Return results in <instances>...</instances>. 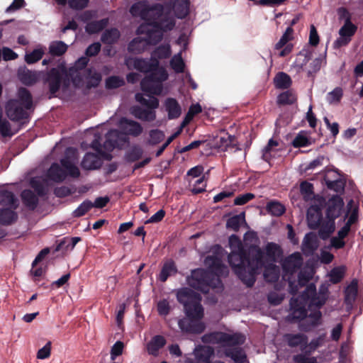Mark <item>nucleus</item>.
Here are the masks:
<instances>
[{"mask_svg": "<svg viewBox=\"0 0 363 363\" xmlns=\"http://www.w3.org/2000/svg\"><path fill=\"white\" fill-rule=\"evenodd\" d=\"M125 65L129 69H136L140 72L148 73L150 70L159 66V61L155 59L139 57H128Z\"/></svg>", "mask_w": 363, "mask_h": 363, "instance_id": "obj_11", "label": "nucleus"}, {"mask_svg": "<svg viewBox=\"0 0 363 363\" xmlns=\"http://www.w3.org/2000/svg\"><path fill=\"white\" fill-rule=\"evenodd\" d=\"M266 210L272 216L279 217L285 213L286 208L279 201H271L267 203Z\"/></svg>", "mask_w": 363, "mask_h": 363, "instance_id": "obj_50", "label": "nucleus"}, {"mask_svg": "<svg viewBox=\"0 0 363 363\" xmlns=\"http://www.w3.org/2000/svg\"><path fill=\"white\" fill-rule=\"evenodd\" d=\"M357 30V26L352 23L350 19H346L344 25L339 30L340 37L334 42V48L338 49L347 45Z\"/></svg>", "mask_w": 363, "mask_h": 363, "instance_id": "obj_9", "label": "nucleus"}, {"mask_svg": "<svg viewBox=\"0 0 363 363\" xmlns=\"http://www.w3.org/2000/svg\"><path fill=\"white\" fill-rule=\"evenodd\" d=\"M303 264V258L299 252H294L285 258L282 262L283 271L292 275L298 270Z\"/></svg>", "mask_w": 363, "mask_h": 363, "instance_id": "obj_14", "label": "nucleus"}, {"mask_svg": "<svg viewBox=\"0 0 363 363\" xmlns=\"http://www.w3.org/2000/svg\"><path fill=\"white\" fill-rule=\"evenodd\" d=\"M18 77L20 81L26 86H31L40 81V71H32L27 67H20L18 70Z\"/></svg>", "mask_w": 363, "mask_h": 363, "instance_id": "obj_17", "label": "nucleus"}, {"mask_svg": "<svg viewBox=\"0 0 363 363\" xmlns=\"http://www.w3.org/2000/svg\"><path fill=\"white\" fill-rule=\"evenodd\" d=\"M177 299L183 305L186 315V318L179 320V328L182 331L187 333H202L206 326L203 323L200 321L204 315L200 294L189 288H182L177 292Z\"/></svg>", "mask_w": 363, "mask_h": 363, "instance_id": "obj_2", "label": "nucleus"}, {"mask_svg": "<svg viewBox=\"0 0 363 363\" xmlns=\"http://www.w3.org/2000/svg\"><path fill=\"white\" fill-rule=\"evenodd\" d=\"M124 84V79L118 76H111L106 79V87L108 89H117Z\"/></svg>", "mask_w": 363, "mask_h": 363, "instance_id": "obj_64", "label": "nucleus"}, {"mask_svg": "<svg viewBox=\"0 0 363 363\" xmlns=\"http://www.w3.org/2000/svg\"><path fill=\"white\" fill-rule=\"evenodd\" d=\"M293 28L287 27L280 40L275 44V50H281L279 52V55L280 57H286L292 52L294 45L289 43V42L293 39Z\"/></svg>", "mask_w": 363, "mask_h": 363, "instance_id": "obj_13", "label": "nucleus"}, {"mask_svg": "<svg viewBox=\"0 0 363 363\" xmlns=\"http://www.w3.org/2000/svg\"><path fill=\"white\" fill-rule=\"evenodd\" d=\"M102 160L98 154L86 152L84 156L81 167L86 170H94L101 168Z\"/></svg>", "mask_w": 363, "mask_h": 363, "instance_id": "obj_19", "label": "nucleus"}, {"mask_svg": "<svg viewBox=\"0 0 363 363\" xmlns=\"http://www.w3.org/2000/svg\"><path fill=\"white\" fill-rule=\"evenodd\" d=\"M166 339L160 335L154 336L147 344V351L149 354L157 356L159 350L166 345Z\"/></svg>", "mask_w": 363, "mask_h": 363, "instance_id": "obj_24", "label": "nucleus"}, {"mask_svg": "<svg viewBox=\"0 0 363 363\" xmlns=\"http://www.w3.org/2000/svg\"><path fill=\"white\" fill-rule=\"evenodd\" d=\"M60 164L63 168L66 170L67 175H69L73 178H77L80 175L79 168L74 164L72 161L68 158L65 157L60 160Z\"/></svg>", "mask_w": 363, "mask_h": 363, "instance_id": "obj_49", "label": "nucleus"}, {"mask_svg": "<svg viewBox=\"0 0 363 363\" xmlns=\"http://www.w3.org/2000/svg\"><path fill=\"white\" fill-rule=\"evenodd\" d=\"M120 127L125 131L126 136L128 135L138 137L143 131L142 125L138 122L126 118H122L120 120Z\"/></svg>", "mask_w": 363, "mask_h": 363, "instance_id": "obj_18", "label": "nucleus"}, {"mask_svg": "<svg viewBox=\"0 0 363 363\" xmlns=\"http://www.w3.org/2000/svg\"><path fill=\"white\" fill-rule=\"evenodd\" d=\"M265 252L267 258L272 262H276L282 255L281 247L275 242H268L265 247Z\"/></svg>", "mask_w": 363, "mask_h": 363, "instance_id": "obj_45", "label": "nucleus"}, {"mask_svg": "<svg viewBox=\"0 0 363 363\" xmlns=\"http://www.w3.org/2000/svg\"><path fill=\"white\" fill-rule=\"evenodd\" d=\"M0 204L16 210L18 207L19 202L12 191L2 190L0 191Z\"/></svg>", "mask_w": 363, "mask_h": 363, "instance_id": "obj_27", "label": "nucleus"}, {"mask_svg": "<svg viewBox=\"0 0 363 363\" xmlns=\"http://www.w3.org/2000/svg\"><path fill=\"white\" fill-rule=\"evenodd\" d=\"M33 96L24 87L18 90L17 98L9 100L5 105V111L8 118L15 122L27 120L30 117L28 111L33 108Z\"/></svg>", "mask_w": 363, "mask_h": 363, "instance_id": "obj_3", "label": "nucleus"}, {"mask_svg": "<svg viewBox=\"0 0 363 363\" xmlns=\"http://www.w3.org/2000/svg\"><path fill=\"white\" fill-rule=\"evenodd\" d=\"M309 310L311 311L310 314H307V317L299 324V328L304 332H309L313 328L320 324L322 313L320 308H315L313 310L311 308Z\"/></svg>", "mask_w": 363, "mask_h": 363, "instance_id": "obj_15", "label": "nucleus"}, {"mask_svg": "<svg viewBox=\"0 0 363 363\" xmlns=\"http://www.w3.org/2000/svg\"><path fill=\"white\" fill-rule=\"evenodd\" d=\"M228 262L235 274L247 287H252L256 281V275L264 266V252L255 245L247 249L240 247L236 252L228 255Z\"/></svg>", "mask_w": 363, "mask_h": 363, "instance_id": "obj_1", "label": "nucleus"}, {"mask_svg": "<svg viewBox=\"0 0 363 363\" xmlns=\"http://www.w3.org/2000/svg\"><path fill=\"white\" fill-rule=\"evenodd\" d=\"M306 219L308 228L311 230H317L323 220L321 207L318 205L311 206L307 210Z\"/></svg>", "mask_w": 363, "mask_h": 363, "instance_id": "obj_16", "label": "nucleus"}, {"mask_svg": "<svg viewBox=\"0 0 363 363\" xmlns=\"http://www.w3.org/2000/svg\"><path fill=\"white\" fill-rule=\"evenodd\" d=\"M108 24V18H102L99 21H92L85 26L86 32L89 34H96L102 31Z\"/></svg>", "mask_w": 363, "mask_h": 363, "instance_id": "obj_37", "label": "nucleus"}, {"mask_svg": "<svg viewBox=\"0 0 363 363\" xmlns=\"http://www.w3.org/2000/svg\"><path fill=\"white\" fill-rule=\"evenodd\" d=\"M150 11L149 4L145 1H138L130 8V13L133 16L140 17L143 20L147 18Z\"/></svg>", "mask_w": 363, "mask_h": 363, "instance_id": "obj_25", "label": "nucleus"}, {"mask_svg": "<svg viewBox=\"0 0 363 363\" xmlns=\"http://www.w3.org/2000/svg\"><path fill=\"white\" fill-rule=\"evenodd\" d=\"M147 46L145 38L136 37L128 44L127 50L129 53L141 54L147 49Z\"/></svg>", "mask_w": 363, "mask_h": 363, "instance_id": "obj_28", "label": "nucleus"}, {"mask_svg": "<svg viewBox=\"0 0 363 363\" xmlns=\"http://www.w3.org/2000/svg\"><path fill=\"white\" fill-rule=\"evenodd\" d=\"M186 282L191 288L208 294L211 289L216 288L221 281L213 274L199 268L192 270L191 275L186 277Z\"/></svg>", "mask_w": 363, "mask_h": 363, "instance_id": "obj_5", "label": "nucleus"}, {"mask_svg": "<svg viewBox=\"0 0 363 363\" xmlns=\"http://www.w3.org/2000/svg\"><path fill=\"white\" fill-rule=\"evenodd\" d=\"M313 185L307 182H302L300 184V191L306 201H311L315 197Z\"/></svg>", "mask_w": 363, "mask_h": 363, "instance_id": "obj_53", "label": "nucleus"}, {"mask_svg": "<svg viewBox=\"0 0 363 363\" xmlns=\"http://www.w3.org/2000/svg\"><path fill=\"white\" fill-rule=\"evenodd\" d=\"M296 101L297 96L295 92L291 89H288L278 95L277 103L279 106H286L292 105Z\"/></svg>", "mask_w": 363, "mask_h": 363, "instance_id": "obj_39", "label": "nucleus"}, {"mask_svg": "<svg viewBox=\"0 0 363 363\" xmlns=\"http://www.w3.org/2000/svg\"><path fill=\"white\" fill-rule=\"evenodd\" d=\"M81 240V238L79 237H72L71 238H64L62 240L60 241V242L57 245L55 251L58 252L62 249L65 248L66 250H73L75 245Z\"/></svg>", "mask_w": 363, "mask_h": 363, "instance_id": "obj_51", "label": "nucleus"}, {"mask_svg": "<svg viewBox=\"0 0 363 363\" xmlns=\"http://www.w3.org/2000/svg\"><path fill=\"white\" fill-rule=\"evenodd\" d=\"M165 138L164 133L159 129H152L149 132V139L147 144L151 146H155L164 140Z\"/></svg>", "mask_w": 363, "mask_h": 363, "instance_id": "obj_56", "label": "nucleus"}, {"mask_svg": "<svg viewBox=\"0 0 363 363\" xmlns=\"http://www.w3.org/2000/svg\"><path fill=\"white\" fill-rule=\"evenodd\" d=\"M131 113L135 118L144 121H153L156 118V114L154 111L147 110L140 106H135L131 109Z\"/></svg>", "mask_w": 363, "mask_h": 363, "instance_id": "obj_34", "label": "nucleus"}, {"mask_svg": "<svg viewBox=\"0 0 363 363\" xmlns=\"http://www.w3.org/2000/svg\"><path fill=\"white\" fill-rule=\"evenodd\" d=\"M175 26L174 21H169L167 23H161L160 28H155L147 25H140L137 30V34H146L145 40L147 45H156L162 39L163 32L172 30Z\"/></svg>", "mask_w": 363, "mask_h": 363, "instance_id": "obj_6", "label": "nucleus"}, {"mask_svg": "<svg viewBox=\"0 0 363 363\" xmlns=\"http://www.w3.org/2000/svg\"><path fill=\"white\" fill-rule=\"evenodd\" d=\"M121 37L120 31L116 28L106 29L101 36V40L104 44L113 45L118 42Z\"/></svg>", "mask_w": 363, "mask_h": 363, "instance_id": "obj_36", "label": "nucleus"}, {"mask_svg": "<svg viewBox=\"0 0 363 363\" xmlns=\"http://www.w3.org/2000/svg\"><path fill=\"white\" fill-rule=\"evenodd\" d=\"M358 292V283L353 279L345 290V301L346 303H351L354 301Z\"/></svg>", "mask_w": 363, "mask_h": 363, "instance_id": "obj_47", "label": "nucleus"}, {"mask_svg": "<svg viewBox=\"0 0 363 363\" xmlns=\"http://www.w3.org/2000/svg\"><path fill=\"white\" fill-rule=\"evenodd\" d=\"M315 296L316 287L314 284L311 283L306 286V289L302 293L301 298L306 302V303H308V308L311 309V308H315V306H310V304L313 300V297Z\"/></svg>", "mask_w": 363, "mask_h": 363, "instance_id": "obj_54", "label": "nucleus"}, {"mask_svg": "<svg viewBox=\"0 0 363 363\" xmlns=\"http://www.w3.org/2000/svg\"><path fill=\"white\" fill-rule=\"evenodd\" d=\"M40 82L48 88L49 92L55 95L61 86L67 88L70 84V77L64 66L52 67L48 71H40Z\"/></svg>", "mask_w": 363, "mask_h": 363, "instance_id": "obj_4", "label": "nucleus"}, {"mask_svg": "<svg viewBox=\"0 0 363 363\" xmlns=\"http://www.w3.org/2000/svg\"><path fill=\"white\" fill-rule=\"evenodd\" d=\"M143 154V150L139 145L133 146L125 153V158L128 162H134L141 158Z\"/></svg>", "mask_w": 363, "mask_h": 363, "instance_id": "obj_57", "label": "nucleus"}, {"mask_svg": "<svg viewBox=\"0 0 363 363\" xmlns=\"http://www.w3.org/2000/svg\"><path fill=\"white\" fill-rule=\"evenodd\" d=\"M177 272L178 269L175 262L172 259H167L163 264L158 279L162 282H165L170 276L175 275Z\"/></svg>", "mask_w": 363, "mask_h": 363, "instance_id": "obj_22", "label": "nucleus"}, {"mask_svg": "<svg viewBox=\"0 0 363 363\" xmlns=\"http://www.w3.org/2000/svg\"><path fill=\"white\" fill-rule=\"evenodd\" d=\"M165 109L169 119L178 118L182 113V108L178 101L174 98H167L164 102Z\"/></svg>", "mask_w": 363, "mask_h": 363, "instance_id": "obj_26", "label": "nucleus"}, {"mask_svg": "<svg viewBox=\"0 0 363 363\" xmlns=\"http://www.w3.org/2000/svg\"><path fill=\"white\" fill-rule=\"evenodd\" d=\"M274 84L277 89H288L292 84V80L289 74L281 72L274 77Z\"/></svg>", "mask_w": 363, "mask_h": 363, "instance_id": "obj_38", "label": "nucleus"}, {"mask_svg": "<svg viewBox=\"0 0 363 363\" xmlns=\"http://www.w3.org/2000/svg\"><path fill=\"white\" fill-rule=\"evenodd\" d=\"M242 221H245L244 212L229 218L226 222V228L238 232Z\"/></svg>", "mask_w": 363, "mask_h": 363, "instance_id": "obj_55", "label": "nucleus"}, {"mask_svg": "<svg viewBox=\"0 0 363 363\" xmlns=\"http://www.w3.org/2000/svg\"><path fill=\"white\" fill-rule=\"evenodd\" d=\"M292 145L295 148L308 147L311 145V142L310 139L303 133V132H300L297 134L295 138L293 140L291 143Z\"/></svg>", "mask_w": 363, "mask_h": 363, "instance_id": "obj_60", "label": "nucleus"}, {"mask_svg": "<svg viewBox=\"0 0 363 363\" xmlns=\"http://www.w3.org/2000/svg\"><path fill=\"white\" fill-rule=\"evenodd\" d=\"M327 187L333 190L337 193H340L344 191L345 183L342 179H337L335 180H330L328 178L325 179Z\"/></svg>", "mask_w": 363, "mask_h": 363, "instance_id": "obj_63", "label": "nucleus"}, {"mask_svg": "<svg viewBox=\"0 0 363 363\" xmlns=\"http://www.w3.org/2000/svg\"><path fill=\"white\" fill-rule=\"evenodd\" d=\"M68 46L62 41H54L49 46V52L52 56L60 57L67 50Z\"/></svg>", "mask_w": 363, "mask_h": 363, "instance_id": "obj_52", "label": "nucleus"}, {"mask_svg": "<svg viewBox=\"0 0 363 363\" xmlns=\"http://www.w3.org/2000/svg\"><path fill=\"white\" fill-rule=\"evenodd\" d=\"M345 273V267L340 266L333 268L330 273V279L333 284H338L343 279Z\"/></svg>", "mask_w": 363, "mask_h": 363, "instance_id": "obj_62", "label": "nucleus"}, {"mask_svg": "<svg viewBox=\"0 0 363 363\" xmlns=\"http://www.w3.org/2000/svg\"><path fill=\"white\" fill-rule=\"evenodd\" d=\"M170 66L176 73H182L184 71L185 64L180 53L172 57L170 60Z\"/></svg>", "mask_w": 363, "mask_h": 363, "instance_id": "obj_59", "label": "nucleus"}, {"mask_svg": "<svg viewBox=\"0 0 363 363\" xmlns=\"http://www.w3.org/2000/svg\"><path fill=\"white\" fill-rule=\"evenodd\" d=\"M147 74L140 83L141 89L143 91L151 93L152 83H162L168 78V73L165 68L162 67H155L150 70Z\"/></svg>", "mask_w": 363, "mask_h": 363, "instance_id": "obj_7", "label": "nucleus"}, {"mask_svg": "<svg viewBox=\"0 0 363 363\" xmlns=\"http://www.w3.org/2000/svg\"><path fill=\"white\" fill-rule=\"evenodd\" d=\"M206 262L208 264L209 268L217 275L223 274L225 269V266L223 264L222 260L215 256L207 257Z\"/></svg>", "mask_w": 363, "mask_h": 363, "instance_id": "obj_44", "label": "nucleus"}, {"mask_svg": "<svg viewBox=\"0 0 363 363\" xmlns=\"http://www.w3.org/2000/svg\"><path fill=\"white\" fill-rule=\"evenodd\" d=\"M318 229H319L318 235L320 238L323 240H327L335 231V220L330 218H326L325 220H323L320 226Z\"/></svg>", "mask_w": 363, "mask_h": 363, "instance_id": "obj_32", "label": "nucleus"}, {"mask_svg": "<svg viewBox=\"0 0 363 363\" xmlns=\"http://www.w3.org/2000/svg\"><path fill=\"white\" fill-rule=\"evenodd\" d=\"M291 308L292 312L291 317L292 320L295 321H303L307 317L308 311L305 308V306L302 303L299 302L298 298H291L290 301Z\"/></svg>", "mask_w": 363, "mask_h": 363, "instance_id": "obj_20", "label": "nucleus"}, {"mask_svg": "<svg viewBox=\"0 0 363 363\" xmlns=\"http://www.w3.org/2000/svg\"><path fill=\"white\" fill-rule=\"evenodd\" d=\"M127 142L128 138L124 133L112 129L106 133L103 147L106 151L111 152L115 148H121Z\"/></svg>", "mask_w": 363, "mask_h": 363, "instance_id": "obj_10", "label": "nucleus"}, {"mask_svg": "<svg viewBox=\"0 0 363 363\" xmlns=\"http://www.w3.org/2000/svg\"><path fill=\"white\" fill-rule=\"evenodd\" d=\"M84 72L85 77L91 79V81L87 82V87L91 88L97 86L101 80V74L95 71H93L91 68L85 69Z\"/></svg>", "mask_w": 363, "mask_h": 363, "instance_id": "obj_58", "label": "nucleus"}, {"mask_svg": "<svg viewBox=\"0 0 363 363\" xmlns=\"http://www.w3.org/2000/svg\"><path fill=\"white\" fill-rule=\"evenodd\" d=\"M218 336V340L228 346L240 345L245 342L244 336L240 334L230 335L225 333H220Z\"/></svg>", "mask_w": 363, "mask_h": 363, "instance_id": "obj_23", "label": "nucleus"}, {"mask_svg": "<svg viewBox=\"0 0 363 363\" xmlns=\"http://www.w3.org/2000/svg\"><path fill=\"white\" fill-rule=\"evenodd\" d=\"M263 274L267 281L274 283L279 278V269L274 264H269L264 267Z\"/></svg>", "mask_w": 363, "mask_h": 363, "instance_id": "obj_43", "label": "nucleus"}, {"mask_svg": "<svg viewBox=\"0 0 363 363\" xmlns=\"http://www.w3.org/2000/svg\"><path fill=\"white\" fill-rule=\"evenodd\" d=\"M93 208L92 202L90 200L84 201L73 212L74 218H79L84 216Z\"/></svg>", "mask_w": 363, "mask_h": 363, "instance_id": "obj_61", "label": "nucleus"}, {"mask_svg": "<svg viewBox=\"0 0 363 363\" xmlns=\"http://www.w3.org/2000/svg\"><path fill=\"white\" fill-rule=\"evenodd\" d=\"M344 211V201L340 196L335 195L326 203L325 216L334 220L339 218Z\"/></svg>", "mask_w": 363, "mask_h": 363, "instance_id": "obj_12", "label": "nucleus"}, {"mask_svg": "<svg viewBox=\"0 0 363 363\" xmlns=\"http://www.w3.org/2000/svg\"><path fill=\"white\" fill-rule=\"evenodd\" d=\"M149 9L151 11L148 13L147 18L144 19L147 26L160 28L161 23H167L169 21H174L167 16H163L164 7L160 4L149 5Z\"/></svg>", "mask_w": 363, "mask_h": 363, "instance_id": "obj_8", "label": "nucleus"}, {"mask_svg": "<svg viewBox=\"0 0 363 363\" xmlns=\"http://www.w3.org/2000/svg\"><path fill=\"white\" fill-rule=\"evenodd\" d=\"M147 98L145 97L143 94L137 93L135 94V100L141 105L145 106L150 109L157 108L159 106V100L152 96L147 95Z\"/></svg>", "mask_w": 363, "mask_h": 363, "instance_id": "obj_42", "label": "nucleus"}, {"mask_svg": "<svg viewBox=\"0 0 363 363\" xmlns=\"http://www.w3.org/2000/svg\"><path fill=\"white\" fill-rule=\"evenodd\" d=\"M48 177L55 182H62L65 179L67 174L59 164L55 162L48 169Z\"/></svg>", "mask_w": 363, "mask_h": 363, "instance_id": "obj_29", "label": "nucleus"}, {"mask_svg": "<svg viewBox=\"0 0 363 363\" xmlns=\"http://www.w3.org/2000/svg\"><path fill=\"white\" fill-rule=\"evenodd\" d=\"M328 289L325 285H321L319 288L318 294L313 297V300L311 302L310 306L320 308L328 299Z\"/></svg>", "mask_w": 363, "mask_h": 363, "instance_id": "obj_40", "label": "nucleus"}, {"mask_svg": "<svg viewBox=\"0 0 363 363\" xmlns=\"http://www.w3.org/2000/svg\"><path fill=\"white\" fill-rule=\"evenodd\" d=\"M18 219V214L11 208H0V224L10 225Z\"/></svg>", "mask_w": 363, "mask_h": 363, "instance_id": "obj_33", "label": "nucleus"}, {"mask_svg": "<svg viewBox=\"0 0 363 363\" xmlns=\"http://www.w3.org/2000/svg\"><path fill=\"white\" fill-rule=\"evenodd\" d=\"M23 204L30 210H35L38 204V196L30 189H25L21 194Z\"/></svg>", "mask_w": 363, "mask_h": 363, "instance_id": "obj_35", "label": "nucleus"}, {"mask_svg": "<svg viewBox=\"0 0 363 363\" xmlns=\"http://www.w3.org/2000/svg\"><path fill=\"white\" fill-rule=\"evenodd\" d=\"M225 354L230 357L235 363H244L246 354L240 347H229L225 350Z\"/></svg>", "mask_w": 363, "mask_h": 363, "instance_id": "obj_41", "label": "nucleus"}, {"mask_svg": "<svg viewBox=\"0 0 363 363\" xmlns=\"http://www.w3.org/2000/svg\"><path fill=\"white\" fill-rule=\"evenodd\" d=\"M189 0H175L173 10L175 16L180 19L186 18L189 13Z\"/></svg>", "mask_w": 363, "mask_h": 363, "instance_id": "obj_31", "label": "nucleus"}, {"mask_svg": "<svg viewBox=\"0 0 363 363\" xmlns=\"http://www.w3.org/2000/svg\"><path fill=\"white\" fill-rule=\"evenodd\" d=\"M172 54L171 47L169 44L161 45L156 48L152 52L151 59L159 60L167 59Z\"/></svg>", "mask_w": 363, "mask_h": 363, "instance_id": "obj_48", "label": "nucleus"}, {"mask_svg": "<svg viewBox=\"0 0 363 363\" xmlns=\"http://www.w3.org/2000/svg\"><path fill=\"white\" fill-rule=\"evenodd\" d=\"M214 354V350L211 347L203 346L195 350L196 359L203 363H208L211 357Z\"/></svg>", "mask_w": 363, "mask_h": 363, "instance_id": "obj_46", "label": "nucleus"}, {"mask_svg": "<svg viewBox=\"0 0 363 363\" xmlns=\"http://www.w3.org/2000/svg\"><path fill=\"white\" fill-rule=\"evenodd\" d=\"M284 340L290 347H305L308 344V337L303 333H286L284 335Z\"/></svg>", "mask_w": 363, "mask_h": 363, "instance_id": "obj_21", "label": "nucleus"}, {"mask_svg": "<svg viewBox=\"0 0 363 363\" xmlns=\"http://www.w3.org/2000/svg\"><path fill=\"white\" fill-rule=\"evenodd\" d=\"M317 247L315 235L312 233L306 234L301 247L303 252L306 255H311L317 249Z\"/></svg>", "mask_w": 363, "mask_h": 363, "instance_id": "obj_30", "label": "nucleus"}]
</instances>
